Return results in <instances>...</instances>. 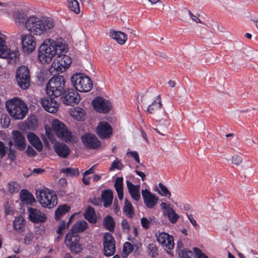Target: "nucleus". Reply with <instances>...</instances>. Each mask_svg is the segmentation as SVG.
Returning <instances> with one entry per match:
<instances>
[{
	"label": "nucleus",
	"instance_id": "nucleus-1",
	"mask_svg": "<svg viewBox=\"0 0 258 258\" xmlns=\"http://www.w3.org/2000/svg\"><path fill=\"white\" fill-rule=\"evenodd\" d=\"M12 18L18 26H25V28L36 36L46 35L52 31L55 26L54 20L48 17L32 15L27 17V14L21 9L13 12Z\"/></svg>",
	"mask_w": 258,
	"mask_h": 258
},
{
	"label": "nucleus",
	"instance_id": "nucleus-2",
	"mask_svg": "<svg viewBox=\"0 0 258 258\" xmlns=\"http://www.w3.org/2000/svg\"><path fill=\"white\" fill-rule=\"evenodd\" d=\"M68 44L61 37L43 40L38 50V59L43 64H50L61 52H67Z\"/></svg>",
	"mask_w": 258,
	"mask_h": 258
},
{
	"label": "nucleus",
	"instance_id": "nucleus-3",
	"mask_svg": "<svg viewBox=\"0 0 258 258\" xmlns=\"http://www.w3.org/2000/svg\"><path fill=\"white\" fill-rule=\"evenodd\" d=\"M6 107L9 115L14 119H23L28 112L27 104L18 98H14L8 100Z\"/></svg>",
	"mask_w": 258,
	"mask_h": 258
},
{
	"label": "nucleus",
	"instance_id": "nucleus-4",
	"mask_svg": "<svg viewBox=\"0 0 258 258\" xmlns=\"http://www.w3.org/2000/svg\"><path fill=\"white\" fill-rule=\"evenodd\" d=\"M36 197L40 205L44 208L51 209L57 204L56 193L48 188L38 189L36 191Z\"/></svg>",
	"mask_w": 258,
	"mask_h": 258
},
{
	"label": "nucleus",
	"instance_id": "nucleus-5",
	"mask_svg": "<svg viewBox=\"0 0 258 258\" xmlns=\"http://www.w3.org/2000/svg\"><path fill=\"white\" fill-rule=\"evenodd\" d=\"M66 84L64 78L58 75L52 77L46 86V93L51 97L56 98L60 96Z\"/></svg>",
	"mask_w": 258,
	"mask_h": 258
},
{
	"label": "nucleus",
	"instance_id": "nucleus-6",
	"mask_svg": "<svg viewBox=\"0 0 258 258\" xmlns=\"http://www.w3.org/2000/svg\"><path fill=\"white\" fill-rule=\"evenodd\" d=\"M7 36L0 32V57L7 59L10 63H16L19 59L17 50H12L7 45Z\"/></svg>",
	"mask_w": 258,
	"mask_h": 258
},
{
	"label": "nucleus",
	"instance_id": "nucleus-7",
	"mask_svg": "<svg viewBox=\"0 0 258 258\" xmlns=\"http://www.w3.org/2000/svg\"><path fill=\"white\" fill-rule=\"evenodd\" d=\"M71 83L77 90L81 92H89L92 87L91 79L82 73L74 74L71 77Z\"/></svg>",
	"mask_w": 258,
	"mask_h": 258
},
{
	"label": "nucleus",
	"instance_id": "nucleus-8",
	"mask_svg": "<svg viewBox=\"0 0 258 258\" xmlns=\"http://www.w3.org/2000/svg\"><path fill=\"white\" fill-rule=\"evenodd\" d=\"M51 126L55 135L60 140L65 142H69L72 140V132L61 121L57 119H53L51 122Z\"/></svg>",
	"mask_w": 258,
	"mask_h": 258
},
{
	"label": "nucleus",
	"instance_id": "nucleus-9",
	"mask_svg": "<svg viewBox=\"0 0 258 258\" xmlns=\"http://www.w3.org/2000/svg\"><path fill=\"white\" fill-rule=\"evenodd\" d=\"M32 33H23L20 35L23 52L26 54L32 53L36 49V41Z\"/></svg>",
	"mask_w": 258,
	"mask_h": 258
},
{
	"label": "nucleus",
	"instance_id": "nucleus-10",
	"mask_svg": "<svg viewBox=\"0 0 258 258\" xmlns=\"http://www.w3.org/2000/svg\"><path fill=\"white\" fill-rule=\"evenodd\" d=\"M16 79L18 85L24 90L27 89L30 82L29 70L27 67L21 66L16 72Z\"/></svg>",
	"mask_w": 258,
	"mask_h": 258
},
{
	"label": "nucleus",
	"instance_id": "nucleus-11",
	"mask_svg": "<svg viewBox=\"0 0 258 258\" xmlns=\"http://www.w3.org/2000/svg\"><path fill=\"white\" fill-rule=\"evenodd\" d=\"M61 52L58 54L52 62V67L58 73H62L68 69L72 63L71 57Z\"/></svg>",
	"mask_w": 258,
	"mask_h": 258
},
{
	"label": "nucleus",
	"instance_id": "nucleus-12",
	"mask_svg": "<svg viewBox=\"0 0 258 258\" xmlns=\"http://www.w3.org/2000/svg\"><path fill=\"white\" fill-rule=\"evenodd\" d=\"M157 242L166 251L170 253L175 245L174 237L172 235L164 232H159L155 234Z\"/></svg>",
	"mask_w": 258,
	"mask_h": 258
},
{
	"label": "nucleus",
	"instance_id": "nucleus-13",
	"mask_svg": "<svg viewBox=\"0 0 258 258\" xmlns=\"http://www.w3.org/2000/svg\"><path fill=\"white\" fill-rule=\"evenodd\" d=\"M64 243L71 251L74 253H78L82 251V246L80 243L79 238L74 233L71 232L67 234Z\"/></svg>",
	"mask_w": 258,
	"mask_h": 258
},
{
	"label": "nucleus",
	"instance_id": "nucleus-14",
	"mask_svg": "<svg viewBox=\"0 0 258 258\" xmlns=\"http://www.w3.org/2000/svg\"><path fill=\"white\" fill-rule=\"evenodd\" d=\"M160 207L163 215L167 217L171 223H175L177 221L179 216L170 203L167 201L163 202L160 204Z\"/></svg>",
	"mask_w": 258,
	"mask_h": 258
},
{
	"label": "nucleus",
	"instance_id": "nucleus-15",
	"mask_svg": "<svg viewBox=\"0 0 258 258\" xmlns=\"http://www.w3.org/2000/svg\"><path fill=\"white\" fill-rule=\"evenodd\" d=\"M103 251L106 256L113 255L115 251V241L112 234L105 233L103 237Z\"/></svg>",
	"mask_w": 258,
	"mask_h": 258
},
{
	"label": "nucleus",
	"instance_id": "nucleus-16",
	"mask_svg": "<svg viewBox=\"0 0 258 258\" xmlns=\"http://www.w3.org/2000/svg\"><path fill=\"white\" fill-rule=\"evenodd\" d=\"M92 105L96 111L103 113L108 112L112 107L111 104L108 100L100 97L93 100Z\"/></svg>",
	"mask_w": 258,
	"mask_h": 258
},
{
	"label": "nucleus",
	"instance_id": "nucleus-17",
	"mask_svg": "<svg viewBox=\"0 0 258 258\" xmlns=\"http://www.w3.org/2000/svg\"><path fill=\"white\" fill-rule=\"evenodd\" d=\"M83 144L87 148L98 149L101 147L100 141L97 137L92 134H85L81 137Z\"/></svg>",
	"mask_w": 258,
	"mask_h": 258
},
{
	"label": "nucleus",
	"instance_id": "nucleus-18",
	"mask_svg": "<svg viewBox=\"0 0 258 258\" xmlns=\"http://www.w3.org/2000/svg\"><path fill=\"white\" fill-rule=\"evenodd\" d=\"M113 132L110 124L106 121H100L96 127V134L101 139L110 138Z\"/></svg>",
	"mask_w": 258,
	"mask_h": 258
},
{
	"label": "nucleus",
	"instance_id": "nucleus-19",
	"mask_svg": "<svg viewBox=\"0 0 258 258\" xmlns=\"http://www.w3.org/2000/svg\"><path fill=\"white\" fill-rule=\"evenodd\" d=\"M28 214L29 219L35 223H43L47 219V217L44 213L36 208H28Z\"/></svg>",
	"mask_w": 258,
	"mask_h": 258
},
{
	"label": "nucleus",
	"instance_id": "nucleus-20",
	"mask_svg": "<svg viewBox=\"0 0 258 258\" xmlns=\"http://www.w3.org/2000/svg\"><path fill=\"white\" fill-rule=\"evenodd\" d=\"M64 103L69 105H74L80 101V96L78 92L72 89L64 91L63 95Z\"/></svg>",
	"mask_w": 258,
	"mask_h": 258
},
{
	"label": "nucleus",
	"instance_id": "nucleus-21",
	"mask_svg": "<svg viewBox=\"0 0 258 258\" xmlns=\"http://www.w3.org/2000/svg\"><path fill=\"white\" fill-rule=\"evenodd\" d=\"M142 195L145 206L149 209L153 208L157 204L158 197L147 189L142 190Z\"/></svg>",
	"mask_w": 258,
	"mask_h": 258
},
{
	"label": "nucleus",
	"instance_id": "nucleus-22",
	"mask_svg": "<svg viewBox=\"0 0 258 258\" xmlns=\"http://www.w3.org/2000/svg\"><path fill=\"white\" fill-rule=\"evenodd\" d=\"M53 97H43L41 99L40 103L44 110L50 113H55L57 112L59 104L53 99Z\"/></svg>",
	"mask_w": 258,
	"mask_h": 258
},
{
	"label": "nucleus",
	"instance_id": "nucleus-23",
	"mask_svg": "<svg viewBox=\"0 0 258 258\" xmlns=\"http://www.w3.org/2000/svg\"><path fill=\"white\" fill-rule=\"evenodd\" d=\"M162 104L159 96L151 98L149 102L147 111L151 114H157L162 110Z\"/></svg>",
	"mask_w": 258,
	"mask_h": 258
},
{
	"label": "nucleus",
	"instance_id": "nucleus-24",
	"mask_svg": "<svg viewBox=\"0 0 258 258\" xmlns=\"http://www.w3.org/2000/svg\"><path fill=\"white\" fill-rule=\"evenodd\" d=\"M12 134L16 148L21 151L24 150L26 146V143L25 138L23 134L18 131H13Z\"/></svg>",
	"mask_w": 258,
	"mask_h": 258
},
{
	"label": "nucleus",
	"instance_id": "nucleus-25",
	"mask_svg": "<svg viewBox=\"0 0 258 258\" xmlns=\"http://www.w3.org/2000/svg\"><path fill=\"white\" fill-rule=\"evenodd\" d=\"M54 150L59 157L67 158L70 154L69 147L66 144L61 143H56L54 145Z\"/></svg>",
	"mask_w": 258,
	"mask_h": 258
},
{
	"label": "nucleus",
	"instance_id": "nucleus-26",
	"mask_svg": "<svg viewBox=\"0 0 258 258\" xmlns=\"http://www.w3.org/2000/svg\"><path fill=\"white\" fill-rule=\"evenodd\" d=\"M126 186L132 199L136 201H139L141 198L140 194V186L139 185H135L127 180L126 181Z\"/></svg>",
	"mask_w": 258,
	"mask_h": 258
},
{
	"label": "nucleus",
	"instance_id": "nucleus-27",
	"mask_svg": "<svg viewBox=\"0 0 258 258\" xmlns=\"http://www.w3.org/2000/svg\"><path fill=\"white\" fill-rule=\"evenodd\" d=\"M29 142L38 151L43 149V145L40 139L33 133L30 132L27 135Z\"/></svg>",
	"mask_w": 258,
	"mask_h": 258
},
{
	"label": "nucleus",
	"instance_id": "nucleus-28",
	"mask_svg": "<svg viewBox=\"0 0 258 258\" xmlns=\"http://www.w3.org/2000/svg\"><path fill=\"white\" fill-rule=\"evenodd\" d=\"M69 114L73 118L78 121L84 120L86 117L85 110L79 107L71 108L69 110Z\"/></svg>",
	"mask_w": 258,
	"mask_h": 258
},
{
	"label": "nucleus",
	"instance_id": "nucleus-29",
	"mask_svg": "<svg viewBox=\"0 0 258 258\" xmlns=\"http://www.w3.org/2000/svg\"><path fill=\"white\" fill-rule=\"evenodd\" d=\"M21 201L26 205H32L36 202L34 196L29 191L23 189L20 192Z\"/></svg>",
	"mask_w": 258,
	"mask_h": 258
},
{
	"label": "nucleus",
	"instance_id": "nucleus-30",
	"mask_svg": "<svg viewBox=\"0 0 258 258\" xmlns=\"http://www.w3.org/2000/svg\"><path fill=\"white\" fill-rule=\"evenodd\" d=\"M110 36L120 45L124 44L127 39V35L121 31H112Z\"/></svg>",
	"mask_w": 258,
	"mask_h": 258
},
{
	"label": "nucleus",
	"instance_id": "nucleus-31",
	"mask_svg": "<svg viewBox=\"0 0 258 258\" xmlns=\"http://www.w3.org/2000/svg\"><path fill=\"white\" fill-rule=\"evenodd\" d=\"M13 227L18 232H21L24 230L25 222L22 216H19L15 217L13 222Z\"/></svg>",
	"mask_w": 258,
	"mask_h": 258
},
{
	"label": "nucleus",
	"instance_id": "nucleus-32",
	"mask_svg": "<svg viewBox=\"0 0 258 258\" xmlns=\"http://www.w3.org/2000/svg\"><path fill=\"white\" fill-rule=\"evenodd\" d=\"M101 196L104 207H107L110 206L112 203L113 199L112 191L109 189L104 190Z\"/></svg>",
	"mask_w": 258,
	"mask_h": 258
},
{
	"label": "nucleus",
	"instance_id": "nucleus-33",
	"mask_svg": "<svg viewBox=\"0 0 258 258\" xmlns=\"http://www.w3.org/2000/svg\"><path fill=\"white\" fill-rule=\"evenodd\" d=\"M114 186L115 190L117 192L118 199L120 200H122L123 198V178L117 177L115 179Z\"/></svg>",
	"mask_w": 258,
	"mask_h": 258
},
{
	"label": "nucleus",
	"instance_id": "nucleus-34",
	"mask_svg": "<svg viewBox=\"0 0 258 258\" xmlns=\"http://www.w3.org/2000/svg\"><path fill=\"white\" fill-rule=\"evenodd\" d=\"M70 210V208L67 205L59 206L55 210V216L56 219H59L64 215Z\"/></svg>",
	"mask_w": 258,
	"mask_h": 258
},
{
	"label": "nucleus",
	"instance_id": "nucleus-35",
	"mask_svg": "<svg viewBox=\"0 0 258 258\" xmlns=\"http://www.w3.org/2000/svg\"><path fill=\"white\" fill-rule=\"evenodd\" d=\"M103 225L104 227L110 232L114 231L115 227V222L112 217L109 215L107 216L103 220Z\"/></svg>",
	"mask_w": 258,
	"mask_h": 258
},
{
	"label": "nucleus",
	"instance_id": "nucleus-36",
	"mask_svg": "<svg viewBox=\"0 0 258 258\" xmlns=\"http://www.w3.org/2000/svg\"><path fill=\"white\" fill-rule=\"evenodd\" d=\"M123 211L125 215L128 218H132L134 215V211L132 205L127 199H125Z\"/></svg>",
	"mask_w": 258,
	"mask_h": 258
},
{
	"label": "nucleus",
	"instance_id": "nucleus-37",
	"mask_svg": "<svg viewBox=\"0 0 258 258\" xmlns=\"http://www.w3.org/2000/svg\"><path fill=\"white\" fill-rule=\"evenodd\" d=\"M85 218L90 223H94L96 221V216L93 208L89 207L84 214Z\"/></svg>",
	"mask_w": 258,
	"mask_h": 258
},
{
	"label": "nucleus",
	"instance_id": "nucleus-38",
	"mask_svg": "<svg viewBox=\"0 0 258 258\" xmlns=\"http://www.w3.org/2000/svg\"><path fill=\"white\" fill-rule=\"evenodd\" d=\"M68 8L76 14L80 12L79 4L77 0H67Z\"/></svg>",
	"mask_w": 258,
	"mask_h": 258
},
{
	"label": "nucleus",
	"instance_id": "nucleus-39",
	"mask_svg": "<svg viewBox=\"0 0 258 258\" xmlns=\"http://www.w3.org/2000/svg\"><path fill=\"white\" fill-rule=\"evenodd\" d=\"M88 227V224L84 221L76 222L73 227V232H80L85 230Z\"/></svg>",
	"mask_w": 258,
	"mask_h": 258
},
{
	"label": "nucleus",
	"instance_id": "nucleus-40",
	"mask_svg": "<svg viewBox=\"0 0 258 258\" xmlns=\"http://www.w3.org/2000/svg\"><path fill=\"white\" fill-rule=\"evenodd\" d=\"M237 253L240 258H258V254L251 249H247L245 253L237 251Z\"/></svg>",
	"mask_w": 258,
	"mask_h": 258
},
{
	"label": "nucleus",
	"instance_id": "nucleus-41",
	"mask_svg": "<svg viewBox=\"0 0 258 258\" xmlns=\"http://www.w3.org/2000/svg\"><path fill=\"white\" fill-rule=\"evenodd\" d=\"M158 185L159 189L157 190L158 193L161 196L165 197L169 199L171 197V193L167 187L162 183H159Z\"/></svg>",
	"mask_w": 258,
	"mask_h": 258
},
{
	"label": "nucleus",
	"instance_id": "nucleus-42",
	"mask_svg": "<svg viewBox=\"0 0 258 258\" xmlns=\"http://www.w3.org/2000/svg\"><path fill=\"white\" fill-rule=\"evenodd\" d=\"M60 172L64 173L68 176H75L79 174V171L78 168H65L60 170Z\"/></svg>",
	"mask_w": 258,
	"mask_h": 258
},
{
	"label": "nucleus",
	"instance_id": "nucleus-43",
	"mask_svg": "<svg viewBox=\"0 0 258 258\" xmlns=\"http://www.w3.org/2000/svg\"><path fill=\"white\" fill-rule=\"evenodd\" d=\"M7 187L8 191L11 194L17 192L19 190L18 183L13 181L8 182Z\"/></svg>",
	"mask_w": 258,
	"mask_h": 258
},
{
	"label": "nucleus",
	"instance_id": "nucleus-44",
	"mask_svg": "<svg viewBox=\"0 0 258 258\" xmlns=\"http://www.w3.org/2000/svg\"><path fill=\"white\" fill-rule=\"evenodd\" d=\"M149 254L152 257H155L158 255V249L156 246L153 243L149 244L147 247Z\"/></svg>",
	"mask_w": 258,
	"mask_h": 258
},
{
	"label": "nucleus",
	"instance_id": "nucleus-45",
	"mask_svg": "<svg viewBox=\"0 0 258 258\" xmlns=\"http://www.w3.org/2000/svg\"><path fill=\"white\" fill-rule=\"evenodd\" d=\"M133 249V246L130 242H125L123 248V256L126 257Z\"/></svg>",
	"mask_w": 258,
	"mask_h": 258
},
{
	"label": "nucleus",
	"instance_id": "nucleus-46",
	"mask_svg": "<svg viewBox=\"0 0 258 258\" xmlns=\"http://www.w3.org/2000/svg\"><path fill=\"white\" fill-rule=\"evenodd\" d=\"M152 218L151 217H143L141 219V223L142 226L145 229H148L151 224Z\"/></svg>",
	"mask_w": 258,
	"mask_h": 258
},
{
	"label": "nucleus",
	"instance_id": "nucleus-47",
	"mask_svg": "<svg viewBox=\"0 0 258 258\" xmlns=\"http://www.w3.org/2000/svg\"><path fill=\"white\" fill-rule=\"evenodd\" d=\"M192 253L187 250H182L178 251L179 258H191Z\"/></svg>",
	"mask_w": 258,
	"mask_h": 258
},
{
	"label": "nucleus",
	"instance_id": "nucleus-48",
	"mask_svg": "<svg viewBox=\"0 0 258 258\" xmlns=\"http://www.w3.org/2000/svg\"><path fill=\"white\" fill-rule=\"evenodd\" d=\"M123 167V165L121 161L118 160H115L112 163L110 170H113L114 169H121Z\"/></svg>",
	"mask_w": 258,
	"mask_h": 258
},
{
	"label": "nucleus",
	"instance_id": "nucleus-49",
	"mask_svg": "<svg viewBox=\"0 0 258 258\" xmlns=\"http://www.w3.org/2000/svg\"><path fill=\"white\" fill-rule=\"evenodd\" d=\"M193 250L197 258H209L205 253L197 247H194L193 248Z\"/></svg>",
	"mask_w": 258,
	"mask_h": 258
},
{
	"label": "nucleus",
	"instance_id": "nucleus-50",
	"mask_svg": "<svg viewBox=\"0 0 258 258\" xmlns=\"http://www.w3.org/2000/svg\"><path fill=\"white\" fill-rule=\"evenodd\" d=\"M231 161L233 164L238 166L242 163V159L240 156L235 155L232 156Z\"/></svg>",
	"mask_w": 258,
	"mask_h": 258
},
{
	"label": "nucleus",
	"instance_id": "nucleus-51",
	"mask_svg": "<svg viewBox=\"0 0 258 258\" xmlns=\"http://www.w3.org/2000/svg\"><path fill=\"white\" fill-rule=\"evenodd\" d=\"M128 156H131L135 159L138 163H140V157L136 151H128L126 153Z\"/></svg>",
	"mask_w": 258,
	"mask_h": 258
},
{
	"label": "nucleus",
	"instance_id": "nucleus-52",
	"mask_svg": "<svg viewBox=\"0 0 258 258\" xmlns=\"http://www.w3.org/2000/svg\"><path fill=\"white\" fill-rule=\"evenodd\" d=\"M68 227V224H66V222L62 221L58 227L57 230V233L58 234H62L63 231Z\"/></svg>",
	"mask_w": 258,
	"mask_h": 258
},
{
	"label": "nucleus",
	"instance_id": "nucleus-53",
	"mask_svg": "<svg viewBox=\"0 0 258 258\" xmlns=\"http://www.w3.org/2000/svg\"><path fill=\"white\" fill-rule=\"evenodd\" d=\"M26 153L28 156L31 157H33L36 154V152L35 150L30 146L27 147Z\"/></svg>",
	"mask_w": 258,
	"mask_h": 258
},
{
	"label": "nucleus",
	"instance_id": "nucleus-54",
	"mask_svg": "<svg viewBox=\"0 0 258 258\" xmlns=\"http://www.w3.org/2000/svg\"><path fill=\"white\" fill-rule=\"evenodd\" d=\"M121 226L122 229L125 231L128 232L130 229V226L125 219H123L121 221Z\"/></svg>",
	"mask_w": 258,
	"mask_h": 258
},
{
	"label": "nucleus",
	"instance_id": "nucleus-55",
	"mask_svg": "<svg viewBox=\"0 0 258 258\" xmlns=\"http://www.w3.org/2000/svg\"><path fill=\"white\" fill-rule=\"evenodd\" d=\"M45 134L48 138L51 141H52L54 138L53 134L52 132V131L49 128H47L45 127Z\"/></svg>",
	"mask_w": 258,
	"mask_h": 258
},
{
	"label": "nucleus",
	"instance_id": "nucleus-56",
	"mask_svg": "<svg viewBox=\"0 0 258 258\" xmlns=\"http://www.w3.org/2000/svg\"><path fill=\"white\" fill-rule=\"evenodd\" d=\"M33 239V235L31 233H27L24 238V242L26 244H29Z\"/></svg>",
	"mask_w": 258,
	"mask_h": 258
},
{
	"label": "nucleus",
	"instance_id": "nucleus-57",
	"mask_svg": "<svg viewBox=\"0 0 258 258\" xmlns=\"http://www.w3.org/2000/svg\"><path fill=\"white\" fill-rule=\"evenodd\" d=\"M188 13L189 14V17L190 18L194 21V22L198 23H201V20L199 18H198L196 16H195L194 14H192V13L190 11H187Z\"/></svg>",
	"mask_w": 258,
	"mask_h": 258
},
{
	"label": "nucleus",
	"instance_id": "nucleus-58",
	"mask_svg": "<svg viewBox=\"0 0 258 258\" xmlns=\"http://www.w3.org/2000/svg\"><path fill=\"white\" fill-rule=\"evenodd\" d=\"M176 248L178 249V252L182 250H185L183 249V245L181 241H178L176 243Z\"/></svg>",
	"mask_w": 258,
	"mask_h": 258
},
{
	"label": "nucleus",
	"instance_id": "nucleus-59",
	"mask_svg": "<svg viewBox=\"0 0 258 258\" xmlns=\"http://www.w3.org/2000/svg\"><path fill=\"white\" fill-rule=\"evenodd\" d=\"M4 123L3 124V127L7 128L9 127L10 124V119L9 118H5L4 119Z\"/></svg>",
	"mask_w": 258,
	"mask_h": 258
},
{
	"label": "nucleus",
	"instance_id": "nucleus-60",
	"mask_svg": "<svg viewBox=\"0 0 258 258\" xmlns=\"http://www.w3.org/2000/svg\"><path fill=\"white\" fill-rule=\"evenodd\" d=\"M59 184L61 186L65 187L67 185V181L66 179L61 178L59 179Z\"/></svg>",
	"mask_w": 258,
	"mask_h": 258
},
{
	"label": "nucleus",
	"instance_id": "nucleus-61",
	"mask_svg": "<svg viewBox=\"0 0 258 258\" xmlns=\"http://www.w3.org/2000/svg\"><path fill=\"white\" fill-rule=\"evenodd\" d=\"M136 173H137V174L138 175H139V176H140L141 177L142 180H144L145 179V178L146 177V175L144 172L138 171V170H136Z\"/></svg>",
	"mask_w": 258,
	"mask_h": 258
},
{
	"label": "nucleus",
	"instance_id": "nucleus-62",
	"mask_svg": "<svg viewBox=\"0 0 258 258\" xmlns=\"http://www.w3.org/2000/svg\"><path fill=\"white\" fill-rule=\"evenodd\" d=\"M5 213L6 215H13L14 211L10 208H7L5 210Z\"/></svg>",
	"mask_w": 258,
	"mask_h": 258
},
{
	"label": "nucleus",
	"instance_id": "nucleus-63",
	"mask_svg": "<svg viewBox=\"0 0 258 258\" xmlns=\"http://www.w3.org/2000/svg\"><path fill=\"white\" fill-rule=\"evenodd\" d=\"M93 168H90L89 170L86 171L84 173V176H86L90 174H91V173H93Z\"/></svg>",
	"mask_w": 258,
	"mask_h": 258
},
{
	"label": "nucleus",
	"instance_id": "nucleus-64",
	"mask_svg": "<svg viewBox=\"0 0 258 258\" xmlns=\"http://www.w3.org/2000/svg\"><path fill=\"white\" fill-rule=\"evenodd\" d=\"M188 219L189 220L190 223L196 226L197 225L196 221L194 219V218L190 216H188Z\"/></svg>",
	"mask_w": 258,
	"mask_h": 258
}]
</instances>
